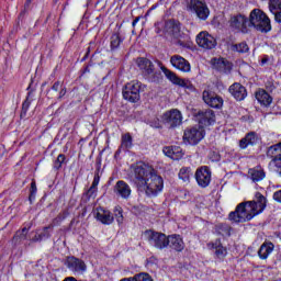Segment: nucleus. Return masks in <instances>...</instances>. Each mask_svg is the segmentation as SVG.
<instances>
[{"instance_id": "f257e3e1", "label": "nucleus", "mask_w": 281, "mask_h": 281, "mask_svg": "<svg viewBox=\"0 0 281 281\" xmlns=\"http://www.w3.org/2000/svg\"><path fill=\"white\" fill-rule=\"evenodd\" d=\"M249 27H255L257 32L267 34L271 32V20L267 16V13L260 9H254L248 19Z\"/></svg>"}, {"instance_id": "f03ea898", "label": "nucleus", "mask_w": 281, "mask_h": 281, "mask_svg": "<svg viewBox=\"0 0 281 281\" xmlns=\"http://www.w3.org/2000/svg\"><path fill=\"white\" fill-rule=\"evenodd\" d=\"M255 216H258V213L249 204V201H246L239 203L235 211L229 213L228 218L234 221V223H247V221H251Z\"/></svg>"}, {"instance_id": "7ed1b4c3", "label": "nucleus", "mask_w": 281, "mask_h": 281, "mask_svg": "<svg viewBox=\"0 0 281 281\" xmlns=\"http://www.w3.org/2000/svg\"><path fill=\"white\" fill-rule=\"evenodd\" d=\"M155 169L150 165L138 162L133 167L132 181L138 190L146 188V181L154 173Z\"/></svg>"}, {"instance_id": "20e7f679", "label": "nucleus", "mask_w": 281, "mask_h": 281, "mask_svg": "<svg viewBox=\"0 0 281 281\" xmlns=\"http://www.w3.org/2000/svg\"><path fill=\"white\" fill-rule=\"evenodd\" d=\"M142 190H145L147 196H157L164 190V178L154 171L146 180L145 188H142Z\"/></svg>"}, {"instance_id": "39448f33", "label": "nucleus", "mask_w": 281, "mask_h": 281, "mask_svg": "<svg viewBox=\"0 0 281 281\" xmlns=\"http://www.w3.org/2000/svg\"><path fill=\"white\" fill-rule=\"evenodd\" d=\"M140 91H142V82L138 80H133L127 82L122 90L124 100H127V102H139L140 100Z\"/></svg>"}, {"instance_id": "423d86ee", "label": "nucleus", "mask_w": 281, "mask_h": 281, "mask_svg": "<svg viewBox=\"0 0 281 281\" xmlns=\"http://www.w3.org/2000/svg\"><path fill=\"white\" fill-rule=\"evenodd\" d=\"M145 236L151 247L156 249H166L168 247V236L155 231H146Z\"/></svg>"}, {"instance_id": "0eeeda50", "label": "nucleus", "mask_w": 281, "mask_h": 281, "mask_svg": "<svg viewBox=\"0 0 281 281\" xmlns=\"http://www.w3.org/2000/svg\"><path fill=\"white\" fill-rule=\"evenodd\" d=\"M64 265L68 271H71L72 273H77L78 276L87 271V263H85V260L75 256L66 257Z\"/></svg>"}, {"instance_id": "6e6552de", "label": "nucleus", "mask_w": 281, "mask_h": 281, "mask_svg": "<svg viewBox=\"0 0 281 281\" xmlns=\"http://www.w3.org/2000/svg\"><path fill=\"white\" fill-rule=\"evenodd\" d=\"M189 9L196 14L200 21H207L210 8H207V3H205L204 0H190Z\"/></svg>"}, {"instance_id": "1a4fd4ad", "label": "nucleus", "mask_w": 281, "mask_h": 281, "mask_svg": "<svg viewBox=\"0 0 281 281\" xmlns=\"http://www.w3.org/2000/svg\"><path fill=\"white\" fill-rule=\"evenodd\" d=\"M205 137V131L201 127H189L184 130L183 142L191 146H196Z\"/></svg>"}, {"instance_id": "9d476101", "label": "nucleus", "mask_w": 281, "mask_h": 281, "mask_svg": "<svg viewBox=\"0 0 281 281\" xmlns=\"http://www.w3.org/2000/svg\"><path fill=\"white\" fill-rule=\"evenodd\" d=\"M162 122L168 128H177V126H181L183 115H181V111L179 110H171L162 115Z\"/></svg>"}, {"instance_id": "9b49d317", "label": "nucleus", "mask_w": 281, "mask_h": 281, "mask_svg": "<svg viewBox=\"0 0 281 281\" xmlns=\"http://www.w3.org/2000/svg\"><path fill=\"white\" fill-rule=\"evenodd\" d=\"M194 177L200 188H207V186L212 183V170H210V167L207 166L199 167Z\"/></svg>"}, {"instance_id": "f8f14e48", "label": "nucleus", "mask_w": 281, "mask_h": 281, "mask_svg": "<svg viewBox=\"0 0 281 281\" xmlns=\"http://www.w3.org/2000/svg\"><path fill=\"white\" fill-rule=\"evenodd\" d=\"M196 44L199 47H202V49H214L216 47V38L212 36V34H209L206 31H202L196 35Z\"/></svg>"}, {"instance_id": "ddd939ff", "label": "nucleus", "mask_w": 281, "mask_h": 281, "mask_svg": "<svg viewBox=\"0 0 281 281\" xmlns=\"http://www.w3.org/2000/svg\"><path fill=\"white\" fill-rule=\"evenodd\" d=\"M195 117L201 126H212L216 122V114L210 109L200 110Z\"/></svg>"}, {"instance_id": "4468645a", "label": "nucleus", "mask_w": 281, "mask_h": 281, "mask_svg": "<svg viewBox=\"0 0 281 281\" xmlns=\"http://www.w3.org/2000/svg\"><path fill=\"white\" fill-rule=\"evenodd\" d=\"M202 100L212 109H221L223 106V98L216 95L210 90H204L202 93Z\"/></svg>"}, {"instance_id": "2eb2a0df", "label": "nucleus", "mask_w": 281, "mask_h": 281, "mask_svg": "<svg viewBox=\"0 0 281 281\" xmlns=\"http://www.w3.org/2000/svg\"><path fill=\"white\" fill-rule=\"evenodd\" d=\"M248 203L255 209L257 215L262 214L267 210V198L260 192H256L254 200L248 201Z\"/></svg>"}, {"instance_id": "dca6fc26", "label": "nucleus", "mask_w": 281, "mask_h": 281, "mask_svg": "<svg viewBox=\"0 0 281 281\" xmlns=\"http://www.w3.org/2000/svg\"><path fill=\"white\" fill-rule=\"evenodd\" d=\"M170 63L175 69L188 74L191 70L190 61L183 58L181 55H173L170 57Z\"/></svg>"}, {"instance_id": "f3484780", "label": "nucleus", "mask_w": 281, "mask_h": 281, "mask_svg": "<svg viewBox=\"0 0 281 281\" xmlns=\"http://www.w3.org/2000/svg\"><path fill=\"white\" fill-rule=\"evenodd\" d=\"M136 65L142 71L143 76H153L155 74V64L146 57H139L136 59Z\"/></svg>"}, {"instance_id": "a211bd4d", "label": "nucleus", "mask_w": 281, "mask_h": 281, "mask_svg": "<svg viewBox=\"0 0 281 281\" xmlns=\"http://www.w3.org/2000/svg\"><path fill=\"white\" fill-rule=\"evenodd\" d=\"M231 27L233 30H240L243 34H247V27H249V19L245 15H236L231 19Z\"/></svg>"}, {"instance_id": "6ab92c4d", "label": "nucleus", "mask_w": 281, "mask_h": 281, "mask_svg": "<svg viewBox=\"0 0 281 281\" xmlns=\"http://www.w3.org/2000/svg\"><path fill=\"white\" fill-rule=\"evenodd\" d=\"M165 32L173 38H181V22L177 20H168L165 24Z\"/></svg>"}, {"instance_id": "aec40b11", "label": "nucleus", "mask_w": 281, "mask_h": 281, "mask_svg": "<svg viewBox=\"0 0 281 281\" xmlns=\"http://www.w3.org/2000/svg\"><path fill=\"white\" fill-rule=\"evenodd\" d=\"M228 92L238 102H243V100H245V98H247V88H245V86L240 85L239 82L233 83L228 88Z\"/></svg>"}, {"instance_id": "412c9836", "label": "nucleus", "mask_w": 281, "mask_h": 281, "mask_svg": "<svg viewBox=\"0 0 281 281\" xmlns=\"http://www.w3.org/2000/svg\"><path fill=\"white\" fill-rule=\"evenodd\" d=\"M131 192V186H128L124 180H119L114 186V194H116V196H121V199H130Z\"/></svg>"}, {"instance_id": "4be33fe9", "label": "nucleus", "mask_w": 281, "mask_h": 281, "mask_svg": "<svg viewBox=\"0 0 281 281\" xmlns=\"http://www.w3.org/2000/svg\"><path fill=\"white\" fill-rule=\"evenodd\" d=\"M95 218L97 221L102 223V225H112L113 221H115V217L113 216V214H111V211L104 207L97 209Z\"/></svg>"}, {"instance_id": "5701e85b", "label": "nucleus", "mask_w": 281, "mask_h": 281, "mask_svg": "<svg viewBox=\"0 0 281 281\" xmlns=\"http://www.w3.org/2000/svg\"><path fill=\"white\" fill-rule=\"evenodd\" d=\"M168 247L173 251L181 252L186 249V243H183V238L180 235L173 234L168 236Z\"/></svg>"}, {"instance_id": "b1692460", "label": "nucleus", "mask_w": 281, "mask_h": 281, "mask_svg": "<svg viewBox=\"0 0 281 281\" xmlns=\"http://www.w3.org/2000/svg\"><path fill=\"white\" fill-rule=\"evenodd\" d=\"M207 247H210L211 249H215V257L217 258V260H225V258L227 257V248L223 246L221 239L209 243Z\"/></svg>"}, {"instance_id": "393cba45", "label": "nucleus", "mask_w": 281, "mask_h": 281, "mask_svg": "<svg viewBox=\"0 0 281 281\" xmlns=\"http://www.w3.org/2000/svg\"><path fill=\"white\" fill-rule=\"evenodd\" d=\"M213 67L214 69H217V71H221L222 74H229V71H232V63H229V60L223 57L214 58Z\"/></svg>"}, {"instance_id": "a878e982", "label": "nucleus", "mask_w": 281, "mask_h": 281, "mask_svg": "<svg viewBox=\"0 0 281 281\" xmlns=\"http://www.w3.org/2000/svg\"><path fill=\"white\" fill-rule=\"evenodd\" d=\"M162 153L166 157H170V159H173L175 161H179V159L183 158V149L179 146L165 147Z\"/></svg>"}, {"instance_id": "bb28decb", "label": "nucleus", "mask_w": 281, "mask_h": 281, "mask_svg": "<svg viewBox=\"0 0 281 281\" xmlns=\"http://www.w3.org/2000/svg\"><path fill=\"white\" fill-rule=\"evenodd\" d=\"M273 249H276V245H273V243L265 241L258 250L260 260H267V258L273 254Z\"/></svg>"}, {"instance_id": "cd10ccee", "label": "nucleus", "mask_w": 281, "mask_h": 281, "mask_svg": "<svg viewBox=\"0 0 281 281\" xmlns=\"http://www.w3.org/2000/svg\"><path fill=\"white\" fill-rule=\"evenodd\" d=\"M255 144H258V135L256 132H250L246 134L244 138L239 140V147L245 150L248 146H255Z\"/></svg>"}, {"instance_id": "c85d7f7f", "label": "nucleus", "mask_w": 281, "mask_h": 281, "mask_svg": "<svg viewBox=\"0 0 281 281\" xmlns=\"http://www.w3.org/2000/svg\"><path fill=\"white\" fill-rule=\"evenodd\" d=\"M131 148H133V136L131 133H125L121 136V145L116 153L131 150Z\"/></svg>"}, {"instance_id": "c756f323", "label": "nucleus", "mask_w": 281, "mask_h": 281, "mask_svg": "<svg viewBox=\"0 0 281 281\" xmlns=\"http://www.w3.org/2000/svg\"><path fill=\"white\" fill-rule=\"evenodd\" d=\"M248 175H250V179L255 183H257L258 181H262V179H265V177H267L265 169L260 166L249 169Z\"/></svg>"}, {"instance_id": "7c9ffc66", "label": "nucleus", "mask_w": 281, "mask_h": 281, "mask_svg": "<svg viewBox=\"0 0 281 281\" xmlns=\"http://www.w3.org/2000/svg\"><path fill=\"white\" fill-rule=\"evenodd\" d=\"M32 225H29L23 227L21 231H18L13 238H12V243H14L15 245H21V243H23V240H27V234L31 229Z\"/></svg>"}, {"instance_id": "2f4dec72", "label": "nucleus", "mask_w": 281, "mask_h": 281, "mask_svg": "<svg viewBox=\"0 0 281 281\" xmlns=\"http://www.w3.org/2000/svg\"><path fill=\"white\" fill-rule=\"evenodd\" d=\"M256 100L261 103L263 106H269L273 102V98L270 97L265 90H258L256 92Z\"/></svg>"}, {"instance_id": "473e14b6", "label": "nucleus", "mask_w": 281, "mask_h": 281, "mask_svg": "<svg viewBox=\"0 0 281 281\" xmlns=\"http://www.w3.org/2000/svg\"><path fill=\"white\" fill-rule=\"evenodd\" d=\"M267 157L271 160L281 159V143L270 146L267 150Z\"/></svg>"}, {"instance_id": "72a5a7b5", "label": "nucleus", "mask_w": 281, "mask_h": 281, "mask_svg": "<svg viewBox=\"0 0 281 281\" xmlns=\"http://www.w3.org/2000/svg\"><path fill=\"white\" fill-rule=\"evenodd\" d=\"M215 232L218 236H232V226L225 223L216 224Z\"/></svg>"}, {"instance_id": "f704fd0d", "label": "nucleus", "mask_w": 281, "mask_h": 281, "mask_svg": "<svg viewBox=\"0 0 281 281\" xmlns=\"http://www.w3.org/2000/svg\"><path fill=\"white\" fill-rule=\"evenodd\" d=\"M124 43V38H122V35L120 33H113L110 37V47L111 49H119L120 45Z\"/></svg>"}, {"instance_id": "c9c22d12", "label": "nucleus", "mask_w": 281, "mask_h": 281, "mask_svg": "<svg viewBox=\"0 0 281 281\" xmlns=\"http://www.w3.org/2000/svg\"><path fill=\"white\" fill-rule=\"evenodd\" d=\"M162 72L165 74L169 82H172V85H177V86L179 85V81L181 80V78H179V76H177L175 71L164 67Z\"/></svg>"}, {"instance_id": "e433bc0d", "label": "nucleus", "mask_w": 281, "mask_h": 281, "mask_svg": "<svg viewBox=\"0 0 281 281\" xmlns=\"http://www.w3.org/2000/svg\"><path fill=\"white\" fill-rule=\"evenodd\" d=\"M121 281H154L153 277L146 272H140L131 278H124Z\"/></svg>"}, {"instance_id": "4c0bfd02", "label": "nucleus", "mask_w": 281, "mask_h": 281, "mask_svg": "<svg viewBox=\"0 0 281 281\" xmlns=\"http://www.w3.org/2000/svg\"><path fill=\"white\" fill-rule=\"evenodd\" d=\"M231 49L232 52H237L238 54H247V52H249V45H247L245 42H241L239 44H233Z\"/></svg>"}, {"instance_id": "58836bf2", "label": "nucleus", "mask_w": 281, "mask_h": 281, "mask_svg": "<svg viewBox=\"0 0 281 281\" xmlns=\"http://www.w3.org/2000/svg\"><path fill=\"white\" fill-rule=\"evenodd\" d=\"M192 175V168L190 167H182L178 173L179 179H181L184 182L190 181V177Z\"/></svg>"}, {"instance_id": "ea45409f", "label": "nucleus", "mask_w": 281, "mask_h": 281, "mask_svg": "<svg viewBox=\"0 0 281 281\" xmlns=\"http://www.w3.org/2000/svg\"><path fill=\"white\" fill-rule=\"evenodd\" d=\"M268 168L271 170V172H276L279 175V177H281V159L271 160L268 165Z\"/></svg>"}, {"instance_id": "a19ab883", "label": "nucleus", "mask_w": 281, "mask_h": 281, "mask_svg": "<svg viewBox=\"0 0 281 281\" xmlns=\"http://www.w3.org/2000/svg\"><path fill=\"white\" fill-rule=\"evenodd\" d=\"M64 164H67V156H65V154H59L53 164L54 170H60Z\"/></svg>"}, {"instance_id": "79ce46f5", "label": "nucleus", "mask_w": 281, "mask_h": 281, "mask_svg": "<svg viewBox=\"0 0 281 281\" xmlns=\"http://www.w3.org/2000/svg\"><path fill=\"white\" fill-rule=\"evenodd\" d=\"M269 10L271 14L276 16L281 11V1L280 0H270L269 1Z\"/></svg>"}, {"instance_id": "37998d69", "label": "nucleus", "mask_w": 281, "mask_h": 281, "mask_svg": "<svg viewBox=\"0 0 281 281\" xmlns=\"http://www.w3.org/2000/svg\"><path fill=\"white\" fill-rule=\"evenodd\" d=\"M123 213H124V211L122 210L121 206H116L114 209V217H115L116 222L119 223V225H122V223H124Z\"/></svg>"}, {"instance_id": "c03bdc74", "label": "nucleus", "mask_w": 281, "mask_h": 281, "mask_svg": "<svg viewBox=\"0 0 281 281\" xmlns=\"http://www.w3.org/2000/svg\"><path fill=\"white\" fill-rule=\"evenodd\" d=\"M36 192H38V189L36 188V180L33 179L31 182L29 201H34V199H36Z\"/></svg>"}, {"instance_id": "a18cd8bd", "label": "nucleus", "mask_w": 281, "mask_h": 281, "mask_svg": "<svg viewBox=\"0 0 281 281\" xmlns=\"http://www.w3.org/2000/svg\"><path fill=\"white\" fill-rule=\"evenodd\" d=\"M49 229H54L53 224H49L48 226H45L40 235H42V239L45 240L47 238H52V233Z\"/></svg>"}, {"instance_id": "49530a36", "label": "nucleus", "mask_w": 281, "mask_h": 281, "mask_svg": "<svg viewBox=\"0 0 281 281\" xmlns=\"http://www.w3.org/2000/svg\"><path fill=\"white\" fill-rule=\"evenodd\" d=\"M87 199H95L98 196V189L97 187H90L86 192Z\"/></svg>"}, {"instance_id": "de8ad7c7", "label": "nucleus", "mask_w": 281, "mask_h": 281, "mask_svg": "<svg viewBox=\"0 0 281 281\" xmlns=\"http://www.w3.org/2000/svg\"><path fill=\"white\" fill-rule=\"evenodd\" d=\"M31 104H32V101H30V97H27V98L25 99V101L22 103V113H21V116L27 114V111H29Z\"/></svg>"}, {"instance_id": "09e8293b", "label": "nucleus", "mask_w": 281, "mask_h": 281, "mask_svg": "<svg viewBox=\"0 0 281 281\" xmlns=\"http://www.w3.org/2000/svg\"><path fill=\"white\" fill-rule=\"evenodd\" d=\"M149 126L151 128H161V123L159 122V119L157 116H154L151 120L148 121Z\"/></svg>"}, {"instance_id": "8fccbe9b", "label": "nucleus", "mask_w": 281, "mask_h": 281, "mask_svg": "<svg viewBox=\"0 0 281 281\" xmlns=\"http://www.w3.org/2000/svg\"><path fill=\"white\" fill-rule=\"evenodd\" d=\"M190 80L189 79H181L180 81H178V87H182L183 89H187V87L190 85Z\"/></svg>"}, {"instance_id": "3c124183", "label": "nucleus", "mask_w": 281, "mask_h": 281, "mask_svg": "<svg viewBox=\"0 0 281 281\" xmlns=\"http://www.w3.org/2000/svg\"><path fill=\"white\" fill-rule=\"evenodd\" d=\"M93 188H98V186H100V173L95 172L92 184Z\"/></svg>"}, {"instance_id": "603ef678", "label": "nucleus", "mask_w": 281, "mask_h": 281, "mask_svg": "<svg viewBox=\"0 0 281 281\" xmlns=\"http://www.w3.org/2000/svg\"><path fill=\"white\" fill-rule=\"evenodd\" d=\"M273 201H276L277 203H281V190H278L273 193L272 195Z\"/></svg>"}, {"instance_id": "864d4df0", "label": "nucleus", "mask_w": 281, "mask_h": 281, "mask_svg": "<svg viewBox=\"0 0 281 281\" xmlns=\"http://www.w3.org/2000/svg\"><path fill=\"white\" fill-rule=\"evenodd\" d=\"M65 95H67V88L64 87L59 91L58 100H63V98H65Z\"/></svg>"}, {"instance_id": "5fc2aeb1", "label": "nucleus", "mask_w": 281, "mask_h": 281, "mask_svg": "<svg viewBox=\"0 0 281 281\" xmlns=\"http://www.w3.org/2000/svg\"><path fill=\"white\" fill-rule=\"evenodd\" d=\"M41 240H43V237L41 234H36L33 238H32V243H41Z\"/></svg>"}, {"instance_id": "6e6d98bb", "label": "nucleus", "mask_w": 281, "mask_h": 281, "mask_svg": "<svg viewBox=\"0 0 281 281\" xmlns=\"http://www.w3.org/2000/svg\"><path fill=\"white\" fill-rule=\"evenodd\" d=\"M60 81H56L53 86H52V90L53 91H58V89H60Z\"/></svg>"}, {"instance_id": "4d7b16f0", "label": "nucleus", "mask_w": 281, "mask_h": 281, "mask_svg": "<svg viewBox=\"0 0 281 281\" xmlns=\"http://www.w3.org/2000/svg\"><path fill=\"white\" fill-rule=\"evenodd\" d=\"M274 21H277V23H281V10L274 15Z\"/></svg>"}, {"instance_id": "13d9d810", "label": "nucleus", "mask_w": 281, "mask_h": 281, "mask_svg": "<svg viewBox=\"0 0 281 281\" xmlns=\"http://www.w3.org/2000/svg\"><path fill=\"white\" fill-rule=\"evenodd\" d=\"M189 91H195L194 85H192V81L188 85V87L186 88Z\"/></svg>"}, {"instance_id": "bf43d9fd", "label": "nucleus", "mask_w": 281, "mask_h": 281, "mask_svg": "<svg viewBox=\"0 0 281 281\" xmlns=\"http://www.w3.org/2000/svg\"><path fill=\"white\" fill-rule=\"evenodd\" d=\"M139 23V16L135 18L134 21L132 22V26L135 27Z\"/></svg>"}, {"instance_id": "052dcab7", "label": "nucleus", "mask_w": 281, "mask_h": 281, "mask_svg": "<svg viewBox=\"0 0 281 281\" xmlns=\"http://www.w3.org/2000/svg\"><path fill=\"white\" fill-rule=\"evenodd\" d=\"M89 52H91V48H90V47H88L87 53H86V56L83 57V60H87V58H89Z\"/></svg>"}, {"instance_id": "680f3d73", "label": "nucleus", "mask_w": 281, "mask_h": 281, "mask_svg": "<svg viewBox=\"0 0 281 281\" xmlns=\"http://www.w3.org/2000/svg\"><path fill=\"white\" fill-rule=\"evenodd\" d=\"M261 63H262V64L269 63V57H263V58L261 59Z\"/></svg>"}, {"instance_id": "e2e57ef3", "label": "nucleus", "mask_w": 281, "mask_h": 281, "mask_svg": "<svg viewBox=\"0 0 281 281\" xmlns=\"http://www.w3.org/2000/svg\"><path fill=\"white\" fill-rule=\"evenodd\" d=\"M178 43H179V45H183V43H181V41H179Z\"/></svg>"}, {"instance_id": "0e129e2a", "label": "nucleus", "mask_w": 281, "mask_h": 281, "mask_svg": "<svg viewBox=\"0 0 281 281\" xmlns=\"http://www.w3.org/2000/svg\"><path fill=\"white\" fill-rule=\"evenodd\" d=\"M27 3H32V0H27Z\"/></svg>"}]
</instances>
